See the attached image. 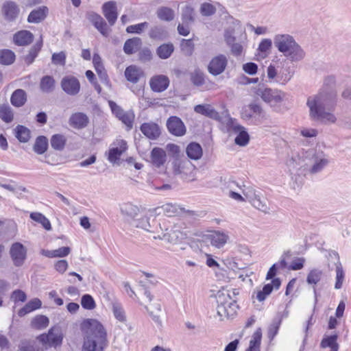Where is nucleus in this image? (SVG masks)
Here are the masks:
<instances>
[{"label":"nucleus","mask_w":351,"mask_h":351,"mask_svg":"<svg viewBox=\"0 0 351 351\" xmlns=\"http://www.w3.org/2000/svg\"><path fill=\"white\" fill-rule=\"evenodd\" d=\"M140 130L149 140H156L161 134L158 124L154 122L143 123L140 126Z\"/></svg>","instance_id":"obj_16"},{"label":"nucleus","mask_w":351,"mask_h":351,"mask_svg":"<svg viewBox=\"0 0 351 351\" xmlns=\"http://www.w3.org/2000/svg\"><path fill=\"white\" fill-rule=\"evenodd\" d=\"M281 325L280 319L274 318L271 324L269 325L267 330V337L269 340H273L277 335L280 326Z\"/></svg>","instance_id":"obj_53"},{"label":"nucleus","mask_w":351,"mask_h":351,"mask_svg":"<svg viewBox=\"0 0 351 351\" xmlns=\"http://www.w3.org/2000/svg\"><path fill=\"white\" fill-rule=\"evenodd\" d=\"M49 324V318L44 315H38L35 316L31 322L32 327L38 330L47 328Z\"/></svg>","instance_id":"obj_46"},{"label":"nucleus","mask_w":351,"mask_h":351,"mask_svg":"<svg viewBox=\"0 0 351 351\" xmlns=\"http://www.w3.org/2000/svg\"><path fill=\"white\" fill-rule=\"evenodd\" d=\"M291 77L292 74L290 71L289 69H285L278 73V79L276 80V82L282 84H285L291 79Z\"/></svg>","instance_id":"obj_61"},{"label":"nucleus","mask_w":351,"mask_h":351,"mask_svg":"<svg viewBox=\"0 0 351 351\" xmlns=\"http://www.w3.org/2000/svg\"><path fill=\"white\" fill-rule=\"evenodd\" d=\"M112 114L130 130L133 127L134 114L133 111H112Z\"/></svg>","instance_id":"obj_29"},{"label":"nucleus","mask_w":351,"mask_h":351,"mask_svg":"<svg viewBox=\"0 0 351 351\" xmlns=\"http://www.w3.org/2000/svg\"><path fill=\"white\" fill-rule=\"evenodd\" d=\"M174 49L173 43H163L157 47L156 52L160 59L166 60L171 57L174 51Z\"/></svg>","instance_id":"obj_37"},{"label":"nucleus","mask_w":351,"mask_h":351,"mask_svg":"<svg viewBox=\"0 0 351 351\" xmlns=\"http://www.w3.org/2000/svg\"><path fill=\"white\" fill-rule=\"evenodd\" d=\"M339 335L335 332L331 335H324L320 342L321 348H329L330 351H339V344L337 342Z\"/></svg>","instance_id":"obj_26"},{"label":"nucleus","mask_w":351,"mask_h":351,"mask_svg":"<svg viewBox=\"0 0 351 351\" xmlns=\"http://www.w3.org/2000/svg\"><path fill=\"white\" fill-rule=\"evenodd\" d=\"M86 18L102 36L105 37L109 36L111 29L108 26L106 21L99 14L93 11L88 12Z\"/></svg>","instance_id":"obj_9"},{"label":"nucleus","mask_w":351,"mask_h":351,"mask_svg":"<svg viewBox=\"0 0 351 351\" xmlns=\"http://www.w3.org/2000/svg\"><path fill=\"white\" fill-rule=\"evenodd\" d=\"M216 300L217 303V315L221 317L224 316L228 319L233 318L237 313V310L239 308L237 301L232 300L228 292L224 293L221 291L217 292Z\"/></svg>","instance_id":"obj_3"},{"label":"nucleus","mask_w":351,"mask_h":351,"mask_svg":"<svg viewBox=\"0 0 351 351\" xmlns=\"http://www.w3.org/2000/svg\"><path fill=\"white\" fill-rule=\"evenodd\" d=\"M166 149L169 155L172 156L173 158H179L180 153V146L174 143H169L167 145Z\"/></svg>","instance_id":"obj_63"},{"label":"nucleus","mask_w":351,"mask_h":351,"mask_svg":"<svg viewBox=\"0 0 351 351\" xmlns=\"http://www.w3.org/2000/svg\"><path fill=\"white\" fill-rule=\"evenodd\" d=\"M66 138L62 134H54L51 136L50 144L56 151H62L66 144Z\"/></svg>","instance_id":"obj_38"},{"label":"nucleus","mask_w":351,"mask_h":351,"mask_svg":"<svg viewBox=\"0 0 351 351\" xmlns=\"http://www.w3.org/2000/svg\"><path fill=\"white\" fill-rule=\"evenodd\" d=\"M14 136L20 143H27L31 138V131L26 126L18 125L14 129Z\"/></svg>","instance_id":"obj_35"},{"label":"nucleus","mask_w":351,"mask_h":351,"mask_svg":"<svg viewBox=\"0 0 351 351\" xmlns=\"http://www.w3.org/2000/svg\"><path fill=\"white\" fill-rule=\"evenodd\" d=\"M143 75L142 70L136 65H130L125 70L126 80L134 84L137 83Z\"/></svg>","instance_id":"obj_32"},{"label":"nucleus","mask_w":351,"mask_h":351,"mask_svg":"<svg viewBox=\"0 0 351 351\" xmlns=\"http://www.w3.org/2000/svg\"><path fill=\"white\" fill-rule=\"evenodd\" d=\"M191 80L192 83L197 86H202L205 82L203 73L199 71H195L194 73H191Z\"/></svg>","instance_id":"obj_60"},{"label":"nucleus","mask_w":351,"mask_h":351,"mask_svg":"<svg viewBox=\"0 0 351 351\" xmlns=\"http://www.w3.org/2000/svg\"><path fill=\"white\" fill-rule=\"evenodd\" d=\"M305 259L303 257L295 258L291 264L288 266L289 270L297 271L302 269L304 267Z\"/></svg>","instance_id":"obj_62"},{"label":"nucleus","mask_w":351,"mask_h":351,"mask_svg":"<svg viewBox=\"0 0 351 351\" xmlns=\"http://www.w3.org/2000/svg\"><path fill=\"white\" fill-rule=\"evenodd\" d=\"M311 119L319 123L330 124L336 121V117L330 111H310Z\"/></svg>","instance_id":"obj_20"},{"label":"nucleus","mask_w":351,"mask_h":351,"mask_svg":"<svg viewBox=\"0 0 351 351\" xmlns=\"http://www.w3.org/2000/svg\"><path fill=\"white\" fill-rule=\"evenodd\" d=\"M216 12V8L210 3H204L200 7V13L204 16H210Z\"/></svg>","instance_id":"obj_56"},{"label":"nucleus","mask_w":351,"mask_h":351,"mask_svg":"<svg viewBox=\"0 0 351 351\" xmlns=\"http://www.w3.org/2000/svg\"><path fill=\"white\" fill-rule=\"evenodd\" d=\"M61 87L62 90L69 95H76L80 90V83L78 79L74 76H65L62 79Z\"/></svg>","instance_id":"obj_13"},{"label":"nucleus","mask_w":351,"mask_h":351,"mask_svg":"<svg viewBox=\"0 0 351 351\" xmlns=\"http://www.w3.org/2000/svg\"><path fill=\"white\" fill-rule=\"evenodd\" d=\"M243 70L248 75H254L257 73L258 65L252 62H247L243 64Z\"/></svg>","instance_id":"obj_64"},{"label":"nucleus","mask_w":351,"mask_h":351,"mask_svg":"<svg viewBox=\"0 0 351 351\" xmlns=\"http://www.w3.org/2000/svg\"><path fill=\"white\" fill-rule=\"evenodd\" d=\"M256 94L259 95L263 101L270 104L271 106L276 105L282 102L286 96L284 92L269 88H258L256 90Z\"/></svg>","instance_id":"obj_6"},{"label":"nucleus","mask_w":351,"mask_h":351,"mask_svg":"<svg viewBox=\"0 0 351 351\" xmlns=\"http://www.w3.org/2000/svg\"><path fill=\"white\" fill-rule=\"evenodd\" d=\"M11 300H12L14 303L19 302H25L27 300V294L21 289H16L13 291L11 294Z\"/></svg>","instance_id":"obj_59"},{"label":"nucleus","mask_w":351,"mask_h":351,"mask_svg":"<svg viewBox=\"0 0 351 351\" xmlns=\"http://www.w3.org/2000/svg\"><path fill=\"white\" fill-rule=\"evenodd\" d=\"M19 5L14 1H5L1 8V13L3 19L8 22H15L20 14Z\"/></svg>","instance_id":"obj_7"},{"label":"nucleus","mask_w":351,"mask_h":351,"mask_svg":"<svg viewBox=\"0 0 351 351\" xmlns=\"http://www.w3.org/2000/svg\"><path fill=\"white\" fill-rule=\"evenodd\" d=\"M262 339V330L261 328L254 332L252 339L250 341L249 347L245 351H261Z\"/></svg>","instance_id":"obj_39"},{"label":"nucleus","mask_w":351,"mask_h":351,"mask_svg":"<svg viewBox=\"0 0 351 351\" xmlns=\"http://www.w3.org/2000/svg\"><path fill=\"white\" fill-rule=\"evenodd\" d=\"M16 60V55L11 49H0V64L2 65H11Z\"/></svg>","instance_id":"obj_42"},{"label":"nucleus","mask_w":351,"mask_h":351,"mask_svg":"<svg viewBox=\"0 0 351 351\" xmlns=\"http://www.w3.org/2000/svg\"><path fill=\"white\" fill-rule=\"evenodd\" d=\"M102 12L110 26H113L118 17L117 3L114 1L105 2L102 5Z\"/></svg>","instance_id":"obj_15"},{"label":"nucleus","mask_w":351,"mask_h":351,"mask_svg":"<svg viewBox=\"0 0 351 351\" xmlns=\"http://www.w3.org/2000/svg\"><path fill=\"white\" fill-rule=\"evenodd\" d=\"M27 101L26 92L21 88L15 90L10 97V102L12 106L16 108L23 106Z\"/></svg>","instance_id":"obj_34"},{"label":"nucleus","mask_w":351,"mask_h":351,"mask_svg":"<svg viewBox=\"0 0 351 351\" xmlns=\"http://www.w3.org/2000/svg\"><path fill=\"white\" fill-rule=\"evenodd\" d=\"M81 305L86 310H93L96 307L93 297L88 293L84 294L81 298Z\"/></svg>","instance_id":"obj_52"},{"label":"nucleus","mask_w":351,"mask_h":351,"mask_svg":"<svg viewBox=\"0 0 351 351\" xmlns=\"http://www.w3.org/2000/svg\"><path fill=\"white\" fill-rule=\"evenodd\" d=\"M322 274H323V273H322V270H320L319 269H313L308 272V274L306 276L307 284L310 285H314L313 292H314L315 298V304L317 302V289H316L315 285H316L320 281Z\"/></svg>","instance_id":"obj_31"},{"label":"nucleus","mask_w":351,"mask_h":351,"mask_svg":"<svg viewBox=\"0 0 351 351\" xmlns=\"http://www.w3.org/2000/svg\"><path fill=\"white\" fill-rule=\"evenodd\" d=\"M181 51L185 56H190L194 51V43L192 39H182L180 43Z\"/></svg>","instance_id":"obj_51"},{"label":"nucleus","mask_w":351,"mask_h":351,"mask_svg":"<svg viewBox=\"0 0 351 351\" xmlns=\"http://www.w3.org/2000/svg\"><path fill=\"white\" fill-rule=\"evenodd\" d=\"M55 80L51 75H44L40 82V89L42 92L49 93L54 90Z\"/></svg>","instance_id":"obj_41"},{"label":"nucleus","mask_w":351,"mask_h":351,"mask_svg":"<svg viewBox=\"0 0 351 351\" xmlns=\"http://www.w3.org/2000/svg\"><path fill=\"white\" fill-rule=\"evenodd\" d=\"M66 56L64 51L54 53L51 56V62L53 64L64 66L66 64Z\"/></svg>","instance_id":"obj_57"},{"label":"nucleus","mask_w":351,"mask_h":351,"mask_svg":"<svg viewBox=\"0 0 351 351\" xmlns=\"http://www.w3.org/2000/svg\"><path fill=\"white\" fill-rule=\"evenodd\" d=\"M227 64L226 57L219 54L211 59L208 65V71L213 76L219 75L225 71Z\"/></svg>","instance_id":"obj_10"},{"label":"nucleus","mask_w":351,"mask_h":351,"mask_svg":"<svg viewBox=\"0 0 351 351\" xmlns=\"http://www.w3.org/2000/svg\"><path fill=\"white\" fill-rule=\"evenodd\" d=\"M345 278V272L340 262L336 263V281L335 289H339L342 287V285Z\"/></svg>","instance_id":"obj_50"},{"label":"nucleus","mask_w":351,"mask_h":351,"mask_svg":"<svg viewBox=\"0 0 351 351\" xmlns=\"http://www.w3.org/2000/svg\"><path fill=\"white\" fill-rule=\"evenodd\" d=\"M89 123L87 115L82 112L73 113L69 118V125L75 129L80 130L86 128Z\"/></svg>","instance_id":"obj_23"},{"label":"nucleus","mask_w":351,"mask_h":351,"mask_svg":"<svg viewBox=\"0 0 351 351\" xmlns=\"http://www.w3.org/2000/svg\"><path fill=\"white\" fill-rule=\"evenodd\" d=\"M37 339L43 345L57 348L62 344L64 335L61 332L60 327H52L47 333L40 335Z\"/></svg>","instance_id":"obj_5"},{"label":"nucleus","mask_w":351,"mask_h":351,"mask_svg":"<svg viewBox=\"0 0 351 351\" xmlns=\"http://www.w3.org/2000/svg\"><path fill=\"white\" fill-rule=\"evenodd\" d=\"M81 330L85 334V337L91 336L106 339L107 333L102 324L95 319L87 318L80 324Z\"/></svg>","instance_id":"obj_4"},{"label":"nucleus","mask_w":351,"mask_h":351,"mask_svg":"<svg viewBox=\"0 0 351 351\" xmlns=\"http://www.w3.org/2000/svg\"><path fill=\"white\" fill-rule=\"evenodd\" d=\"M112 312L114 317L119 322H123L126 321L125 312L119 303L114 302L112 304Z\"/></svg>","instance_id":"obj_54"},{"label":"nucleus","mask_w":351,"mask_h":351,"mask_svg":"<svg viewBox=\"0 0 351 351\" xmlns=\"http://www.w3.org/2000/svg\"><path fill=\"white\" fill-rule=\"evenodd\" d=\"M18 351H44L43 348L36 346V343L32 339H23L18 346Z\"/></svg>","instance_id":"obj_44"},{"label":"nucleus","mask_w":351,"mask_h":351,"mask_svg":"<svg viewBox=\"0 0 351 351\" xmlns=\"http://www.w3.org/2000/svg\"><path fill=\"white\" fill-rule=\"evenodd\" d=\"M43 41L42 37L29 49L27 55L23 56V60L27 65L32 64L37 58L39 52L42 49Z\"/></svg>","instance_id":"obj_28"},{"label":"nucleus","mask_w":351,"mask_h":351,"mask_svg":"<svg viewBox=\"0 0 351 351\" xmlns=\"http://www.w3.org/2000/svg\"><path fill=\"white\" fill-rule=\"evenodd\" d=\"M156 15L160 21L170 22L174 19L175 12L169 7L162 6L158 8Z\"/></svg>","instance_id":"obj_40"},{"label":"nucleus","mask_w":351,"mask_h":351,"mask_svg":"<svg viewBox=\"0 0 351 351\" xmlns=\"http://www.w3.org/2000/svg\"><path fill=\"white\" fill-rule=\"evenodd\" d=\"M10 255L16 267H21L27 258V248L20 242H15L12 244L10 249Z\"/></svg>","instance_id":"obj_8"},{"label":"nucleus","mask_w":351,"mask_h":351,"mask_svg":"<svg viewBox=\"0 0 351 351\" xmlns=\"http://www.w3.org/2000/svg\"><path fill=\"white\" fill-rule=\"evenodd\" d=\"M169 132L176 136H182L186 134V127L182 119L176 116H171L167 121Z\"/></svg>","instance_id":"obj_12"},{"label":"nucleus","mask_w":351,"mask_h":351,"mask_svg":"<svg viewBox=\"0 0 351 351\" xmlns=\"http://www.w3.org/2000/svg\"><path fill=\"white\" fill-rule=\"evenodd\" d=\"M319 154L313 155V158L315 159V163L313 165L310 169L311 173H317L320 172L325 166L328 164V160L324 158H319Z\"/></svg>","instance_id":"obj_48"},{"label":"nucleus","mask_w":351,"mask_h":351,"mask_svg":"<svg viewBox=\"0 0 351 351\" xmlns=\"http://www.w3.org/2000/svg\"><path fill=\"white\" fill-rule=\"evenodd\" d=\"M147 22L139 23L135 25H131L126 27V32L128 34H141L145 27H147Z\"/></svg>","instance_id":"obj_55"},{"label":"nucleus","mask_w":351,"mask_h":351,"mask_svg":"<svg viewBox=\"0 0 351 351\" xmlns=\"http://www.w3.org/2000/svg\"><path fill=\"white\" fill-rule=\"evenodd\" d=\"M148 35L152 40H165L168 38L169 33L165 27L157 25L150 28Z\"/></svg>","instance_id":"obj_30"},{"label":"nucleus","mask_w":351,"mask_h":351,"mask_svg":"<svg viewBox=\"0 0 351 351\" xmlns=\"http://www.w3.org/2000/svg\"><path fill=\"white\" fill-rule=\"evenodd\" d=\"M241 118L250 125H260L267 119L265 111H241Z\"/></svg>","instance_id":"obj_14"},{"label":"nucleus","mask_w":351,"mask_h":351,"mask_svg":"<svg viewBox=\"0 0 351 351\" xmlns=\"http://www.w3.org/2000/svg\"><path fill=\"white\" fill-rule=\"evenodd\" d=\"M49 148V140L46 136L39 135L36 139L33 145V151L38 154H44Z\"/></svg>","instance_id":"obj_33"},{"label":"nucleus","mask_w":351,"mask_h":351,"mask_svg":"<svg viewBox=\"0 0 351 351\" xmlns=\"http://www.w3.org/2000/svg\"><path fill=\"white\" fill-rule=\"evenodd\" d=\"M121 213L130 219H134L139 213L138 206L128 202L121 206Z\"/></svg>","instance_id":"obj_43"},{"label":"nucleus","mask_w":351,"mask_h":351,"mask_svg":"<svg viewBox=\"0 0 351 351\" xmlns=\"http://www.w3.org/2000/svg\"><path fill=\"white\" fill-rule=\"evenodd\" d=\"M152 52L148 47L143 48L138 53V60L141 62H148L152 60Z\"/></svg>","instance_id":"obj_58"},{"label":"nucleus","mask_w":351,"mask_h":351,"mask_svg":"<svg viewBox=\"0 0 351 351\" xmlns=\"http://www.w3.org/2000/svg\"><path fill=\"white\" fill-rule=\"evenodd\" d=\"M337 95L326 90L321 89L317 94L309 96L306 106L309 110H330L336 107Z\"/></svg>","instance_id":"obj_2"},{"label":"nucleus","mask_w":351,"mask_h":351,"mask_svg":"<svg viewBox=\"0 0 351 351\" xmlns=\"http://www.w3.org/2000/svg\"><path fill=\"white\" fill-rule=\"evenodd\" d=\"M169 85V80L165 75H156L151 77L149 86L152 91L161 93L165 91Z\"/></svg>","instance_id":"obj_17"},{"label":"nucleus","mask_w":351,"mask_h":351,"mask_svg":"<svg viewBox=\"0 0 351 351\" xmlns=\"http://www.w3.org/2000/svg\"><path fill=\"white\" fill-rule=\"evenodd\" d=\"M30 218L33 221L40 223L45 230L47 231L51 230L50 221L43 214L34 212L30 214Z\"/></svg>","instance_id":"obj_47"},{"label":"nucleus","mask_w":351,"mask_h":351,"mask_svg":"<svg viewBox=\"0 0 351 351\" xmlns=\"http://www.w3.org/2000/svg\"><path fill=\"white\" fill-rule=\"evenodd\" d=\"M186 154L189 158L193 160H197L202 157L203 149L199 143L193 141L187 145Z\"/></svg>","instance_id":"obj_27"},{"label":"nucleus","mask_w":351,"mask_h":351,"mask_svg":"<svg viewBox=\"0 0 351 351\" xmlns=\"http://www.w3.org/2000/svg\"><path fill=\"white\" fill-rule=\"evenodd\" d=\"M206 117L216 120L222 124H225L228 132L237 134L234 143L241 147L246 146L250 140V134L247 129L240 125L235 118H232L228 113V111H197Z\"/></svg>","instance_id":"obj_1"},{"label":"nucleus","mask_w":351,"mask_h":351,"mask_svg":"<svg viewBox=\"0 0 351 351\" xmlns=\"http://www.w3.org/2000/svg\"><path fill=\"white\" fill-rule=\"evenodd\" d=\"M106 339L87 336L84 337L82 351H103Z\"/></svg>","instance_id":"obj_19"},{"label":"nucleus","mask_w":351,"mask_h":351,"mask_svg":"<svg viewBox=\"0 0 351 351\" xmlns=\"http://www.w3.org/2000/svg\"><path fill=\"white\" fill-rule=\"evenodd\" d=\"M296 43L295 38L289 34H277L274 38V43L279 52L285 53Z\"/></svg>","instance_id":"obj_11"},{"label":"nucleus","mask_w":351,"mask_h":351,"mask_svg":"<svg viewBox=\"0 0 351 351\" xmlns=\"http://www.w3.org/2000/svg\"><path fill=\"white\" fill-rule=\"evenodd\" d=\"M48 12L49 9L47 6H40L30 12L27 21L29 23H39L45 19Z\"/></svg>","instance_id":"obj_25"},{"label":"nucleus","mask_w":351,"mask_h":351,"mask_svg":"<svg viewBox=\"0 0 351 351\" xmlns=\"http://www.w3.org/2000/svg\"><path fill=\"white\" fill-rule=\"evenodd\" d=\"M289 60L293 62L302 61L306 55L302 47L296 42L285 53L283 54Z\"/></svg>","instance_id":"obj_24"},{"label":"nucleus","mask_w":351,"mask_h":351,"mask_svg":"<svg viewBox=\"0 0 351 351\" xmlns=\"http://www.w3.org/2000/svg\"><path fill=\"white\" fill-rule=\"evenodd\" d=\"M181 19L185 25L193 23L195 21L193 8L190 6H186L182 10Z\"/></svg>","instance_id":"obj_49"},{"label":"nucleus","mask_w":351,"mask_h":351,"mask_svg":"<svg viewBox=\"0 0 351 351\" xmlns=\"http://www.w3.org/2000/svg\"><path fill=\"white\" fill-rule=\"evenodd\" d=\"M119 147H111L107 153V158L108 161L112 164L117 163L123 153L128 149V144L126 141L120 140L118 143Z\"/></svg>","instance_id":"obj_18"},{"label":"nucleus","mask_w":351,"mask_h":351,"mask_svg":"<svg viewBox=\"0 0 351 351\" xmlns=\"http://www.w3.org/2000/svg\"><path fill=\"white\" fill-rule=\"evenodd\" d=\"M167 161V153L161 147H154L150 153V162L155 167L160 168L165 165Z\"/></svg>","instance_id":"obj_22"},{"label":"nucleus","mask_w":351,"mask_h":351,"mask_svg":"<svg viewBox=\"0 0 351 351\" xmlns=\"http://www.w3.org/2000/svg\"><path fill=\"white\" fill-rule=\"evenodd\" d=\"M141 44V39L138 37L129 38L123 45V51L127 55H132L138 50Z\"/></svg>","instance_id":"obj_36"},{"label":"nucleus","mask_w":351,"mask_h":351,"mask_svg":"<svg viewBox=\"0 0 351 351\" xmlns=\"http://www.w3.org/2000/svg\"><path fill=\"white\" fill-rule=\"evenodd\" d=\"M34 34L29 30H20L13 35V43L16 46H27L34 40Z\"/></svg>","instance_id":"obj_21"},{"label":"nucleus","mask_w":351,"mask_h":351,"mask_svg":"<svg viewBox=\"0 0 351 351\" xmlns=\"http://www.w3.org/2000/svg\"><path fill=\"white\" fill-rule=\"evenodd\" d=\"M228 237L223 232L216 231L210 235L211 244L218 248L221 247L227 242Z\"/></svg>","instance_id":"obj_45"}]
</instances>
